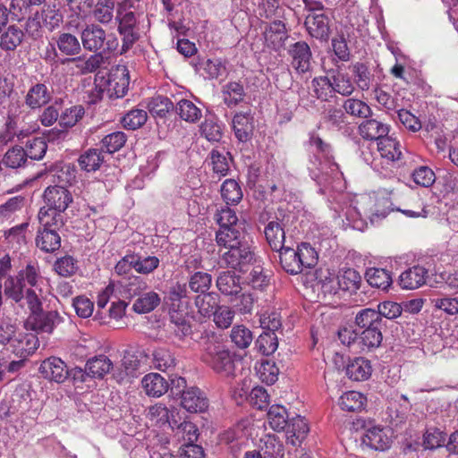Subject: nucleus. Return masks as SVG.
<instances>
[{"label": "nucleus", "mask_w": 458, "mask_h": 458, "mask_svg": "<svg viewBox=\"0 0 458 458\" xmlns=\"http://www.w3.org/2000/svg\"><path fill=\"white\" fill-rule=\"evenodd\" d=\"M199 344L203 349L202 360L216 373L223 377L234 375L233 355L213 331H201Z\"/></svg>", "instance_id": "1"}, {"label": "nucleus", "mask_w": 458, "mask_h": 458, "mask_svg": "<svg viewBox=\"0 0 458 458\" xmlns=\"http://www.w3.org/2000/svg\"><path fill=\"white\" fill-rule=\"evenodd\" d=\"M83 48L91 53L97 51L119 54V40L114 34L106 31L97 23L86 24L81 30Z\"/></svg>", "instance_id": "2"}, {"label": "nucleus", "mask_w": 458, "mask_h": 458, "mask_svg": "<svg viewBox=\"0 0 458 458\" xmlns=\"http://www.w3.org/2000/svg\"><path fill=\"white\" fill-rule=\"evenodd\" d=\"M115 19L118 21L117 31L122 36V46L119 50V55H122L126 54L140 38L137 28L138 17L131 7L120 5Z\"/></svg>", "instance_id": "3"}, {"label": "nucleus", "mask_w": 458, "mask_h": 458, "mask_svg": "<svg viewBox=\"0 0 458 458\" xmlns=\"http://www.w3.org/2000/svg\"><path fill=\"white\" fill-rule=\"evenodd\" d=\"M126 287L131 296L139 295L138 299L133 303V310L137 313L142 314L150 312L160 303V298L155 292L151 291L140 294V290L146 288V284L140 276L130 278V282Z\"/></svg>", "instance_id": "4"}, {"label": "nucleus", "mask_w": 458, "mask_h": 458, "mask_svg": "<svg viewBox=\"0 0 458 458\" xmlns=\"http://www.w3.org/2000/svg\"><path fill=\"white\" fill-rule=\"evenodd\" d=\"M222 261L230 268L245 272L256 260V255L248 241L230 248L222 255Z\"/></svg>", "instance_id": "5"}, {"label": "nucleus", "mask_w": 458, "mask_h": 458, "mask_svg": "<svg viewBox=\"0 0 458 458\" xmlns=\"http://www.w3.org/2000/svg\"><path fill=\"white\" fill-rule=\"evenodd\" d=\"M15 333V326L9 321L0 322V344H6L12 342V345L15 348L14 352L20 357L26 358L31 354L36 349L35 346H30L31 343L38 342V339L30 335H24L21 339H13Z\"/></svg>", "instance_id": "6"}, {"label": "nucleus", "mask_w": 458, "mask_h": 458, "mask_svg": "<svg viewBox=\"0 0 458 458\" xmlns=\"http://www.w3.org/2000/svg\"><path fill=\"white\" fill-rule=\"evenodd\" d=\"M129 84V70L125 65L121 64L113 68L108 79L104 80V85L109 98H123L128 91Z\"/></svg>", "instance_id": "7"}, {"label": "nucleus", "mask_w": 458, "mask_h": 458, "mask_svg": "<svg viewBox=\"0 0 458 458\" xmlns=\"http://www.w3.org/2000/svg\"><path fill=\"white\" fill-rule=\"evenodd\" d=\"M287 54L291 65L299 74L310 72L312 70L313 57L310 47L305 41H297L288 47Z\"/></svg>", "instance_id": "8"}, {"label": "nucleus", "mask_w": 458, "mask_h": 458, "mask_svg": "<svg viewBox=\"0 0 458 458\" xmlns=\"http://www.w3.org/2000/svg\"><path fill=\"white\" fill-rule=\"evenodd\" d=\"M61 321L62 318L56 310L44 311L41 310L36 314H30L24 322V327L26 329L37 333L50 334Z\"/></svg>", "instance_id": "9"}, {"label": "nucleus", "mask_w": 458, "mask_h": 458, "mask_svg": "<svg viewBox=\"0 0 458 458\" xmlns=\"http://www.w3.org/2000/svg\"><path fill=\"white\" fill-rule=\"evenodd\" d=\"M46 208L64 213L73 201L71 191L64 186H48L43 194Z\"/></svg>", "instance_id": "10"}, {"label": "nucleus", "mask_w": 458, "mask_h": 458, "mask_svg": "<svg viewBox=\"0 0 458 458\" xmlns=\"http://www.w3.org/2000/svg\"><path fill=\"white\" fill-rule=\"evenodd\" d=\"M112 368L113 363L111 360L106 355L101 354L89 359L87 361L84 369L76 368L74 377H81V381H85V376L103 378Z\"/></svg>", "instance_id": "11"}, {"label": "nucleus", "mask_w": 458, "mask_h": 458, "mask_svg": "<svg viewBox=\"0 0 458 458\" xmlns=\"http://www.w3.org/2000/svg\"><path fill=\"white\" fill-rule=\"evenodd\" d=\"M308 34L319 40L327 41L329 38V18L325 13H309L304 21Z\"/></svg>", "instance_id": "12"}, {"label": "nucleus", "mask_w": 458, "mask_h": 458, "mask_svg": "<svg viewBox=\"0 0 458 458\" xmlns=\"http://www.w3.org/2000/svg\"><path fill=\"white\" fill-rule=\"evenodd\" d=\"M169 315L171 324L174 326V333L179 339L191 336V339L199 343L200 335H198V334L193 331L191 320L188 315L187 310L169 311Z\"/></svg>", "instance_id": "13"}, {"label": "nucleus", "mask_w": 458, "mask_h": 458, "mask_svg": "<svg viewBox=\"0 0 458 458\" xmlns=\"http://www.w3.org/2000/svg\"><path fill=\"white\" fill-rule=\"evenodd\" d=\"M38 371L44 378L57 383L64 382L68 375L66 364L60 358L55 356L44 360Z\"/></svg>", "instance_id": "14"}, {"label": "nucleus", "mask_w": 458, "mask_h": 458, "mask_svg": "<svg viewBox=\"0 0 458 458\" xmlns=\"http://www.w3.org/2000/svg\"><path fill=\"white\" fill-rule=\"evenodd\" d=\"M288 37L285 23L280 20L272 21L264 31L267 46L276 51L280 50L284 47Z\"/></svg>", "instance_id": "15"}, {"label": "nucleus", "mask_w": 458, "mask_h": 458, "mask_svg": "<svg viewBox=\"0 0 458 458\" xmlns=\"http://www.w3.org/2000/svg\"><path fill=\"white\" fill-rule=\"evenodd\" d=\"M182 406L189 412H203L208 409V403L204 393L198 387H191L182 391Z\"/></svg>", "instance_id": "16"}, {"label": "nucleus", "mask_w": 458, "mask_h": 458, "mask_svg": "<svg viewBox=\"0 0 458 458\" xmlns=\"http://www.w3.org/2000/svg\"><path fill=\"white\" fill-rule=\"evenodd\" d=\"M246 241V233L241 226L224 227L216 233L217 245L228 250Z\"/></svg>", "instance_id": "17"}, {"label": "nucleus", "mask_w": 458, "mask_h": 458, "mask_svg": "<svg viewBox=\"0 0 458 458\" xmlns=\"http://www.w3.org/2000/svg\"><path fill=\"white\" fill-rule=\"evenodd\" d=\"M363 121L358 127L359 134L366 140H377V142L388 135L389 125L377 119Z\"/></svg>", "instance_id": "18"}, {"label": "nucleus", "mask_w": 458, "mask_h": 458, "mask_svg": "<svg viewBox=\"0 0 458 458\" xmlns=\"http://www.w3.org/2000/svg\"><path fill=\"white\" fill-rule=\"evenodd\" d=\"M235 137L241 142L249 141L253 135V117L248 113H237L233 118Z\"/></svg>", "instance_id": "19"}, {"label": "nucleus", "mask_w": 458, "mask_h": 458, "mask_svg": "<svg viewBox=\"0 0 458 458\" xmlns=\"http://www.w3.org/2000/svg\"><path fill=\"white\" fill-rule=\"evenodd\" d=\"M428 270L421 266H414L403 271L399 276V284L402 288L413 290L426 283Z\"/></svg>", "instance_id": "20"}, {"label": "nucleus", "mask_w": 458, "mask_h": 458, "mask_svg": "<svg viewBox=\"0 0 458 458\" xmlns=\"http://www.w3.org/2000/svg\"><path fill=\"white\" fill-rule=\"evenodd\" d=\"M51 100V92L45 83H36L31 86L26 96L25 104L30 109H39Z\"/></svg>", "instance_id": "21"}, {"label": "nucleus", "mask_w": 458, "mask_h": 458, "mask_svg": "<svg viewBox=\"0 0 458 458\" xmlns=\"http://www.w3.org/2000/svg\"><path fill=\"white\" fill-rule=\"evenodd\" d=\"M355 324L359 330H373L382 332L386 327V321L379 318L378 313H376L374 309H363L360 310L355 317Z\"/></svg>", "instance_id": "22"}, {"label": "nucleus", "mask_w": 458, "mask_h": 458, "mask_svg": "<svg viewBox=\"0 0 458 458\" xmlns=\"http://www.w3.org/2000/svg\"><path fill=\"white\" fill-rule=\"evenodd\" d=\"M25 32L16 25H10L0 33V48L13 52L24 41Z\"/></svg>", "instance_id": "23"}, {"label": "nucleus", "mask_w": 458, "mask_h": 458, "mask_svg": "<svg viewBox=\"0 0 458 458\" xmlns=\"http://www.w3.org/2000/svg\"><path fill=\"white\" fill-rule=\"evenodd\" d=\"M362 443L371 449L385 451L391 445V439L380 427H372L366 430L362 437Z\"/></svg>", "instance_id": "24"}, {"label": "nucleus", "mask_w": 458, "mask_h": 458, "mask_svg": "<svg viewBox=\"0 0 458 458\" xmlns=\"http://www.w3.org/2000/svg\"><path fill=\"white\" fill-rule=\"evenodd\" d=\"M169 311L185 310L188 308V290L185 284L176 283L172 285L166 296Z\"/></svg>", "instance_id": "25"}, {"label": "nucleus", "mask_w": 458, "mask_h": 458, "mask_svg": "<svg viewBox=\"0 0 458 458\" xmlns=\"http://www.w3.org/2000/svg\"><path fill=\"white\" fill-rule=\"evenodd\" d=\"M222 96L225 105L232 108L244 101L246 92L241 81H229L223 86Z\"/></svg>", "instance_id": "26"}, {"label": "nucleus", "mask_w": 458, "mask_h": 458, "mask_svg": "<svg viewBox=\"0 0 458 458\" xmlns=\"http://www.w3.org/2000/svg\"><path fill=\"white\" fill-rule=\"evenodd\" d=\"M141 383L146 394L153 397H159L169 389L168 381L158 373L146 375Z\"/></svg>", "instance_id": "27"}, {"label": "nucleus", "mask_w": 458, "mask_h": 458, "mask_svg": "<svg viewBox=\"0 0 458 458\" xmlns=\"http://www.w3.org/2000/svg\"><path fill=\"white\" fill-rule=\"evenodd\" d=\"M36 246L46 253H53L61 247V237L55 230L38 229L35 239Z\"/></svg>", "instance_id": "28"}, {"label": "nucleus", "mask_w": 458, "mask_h": 458, "mask_svg": "<svg viewBox=\"0 0 458 458\" xmlns=\"http://www.w3.org/2000/svg\"><path fill=\"white\" fill-rule=\"evenodd\" d=\"M401 400H403V403H391L390 406L387 408L390 423L393 427L403 425L408 419L411 408L406 395L402 394Z\"/></svg>", "instance_id": "29"}, {"label": "nucleus", "mask_w": 458, "mask_h": 458, "mask_svg": "<svg viewBox=\"0 0 458 458\" xmlns=\"http://www.w3.org/2000/svg\"><path fill=\"white\" fill-rule=\"evenodd\" d=\"M191 64L194 66L196 72L203 69L207 77L210 80L217 79L226 73L225 61L220 58L207 60L199 59L198 62L192 60Z\"/></svg>", "instance_id": "30"}, {"label": "nucleus", "mask_w": 458, "mask_h": 458, "mask_svg": "<svg viewBox=\"0 0 458 458\" xmlns=\"http://www.w3.org/2000/svg\"><path fill=\"white\" fill-rule=\"evenodd\" d=\"M240 279L233 271H223L216 279V286L225 295H237L242 292Z\"/></svg>", "instance_id": "31"}, {"label": "nucleus", "mask_w": 458, "mask_h": 458, "mask_svg": "<svg viewBox=\"0 0 458 458\" xmlns=\"http://www.w3.org/2000/svg\"><path fill=\"white\" fill-rule=\"evenodd\" d=\"M310 428L304 418L296 416L290 420L288 427L284 429L287 439L293 445H300L306 437Z\"/></svg>", "instance_id": "32"}, {"label": "nucleus", "mask_w": 458, "mask_h": 458, "mask_svg": "<svg viewBox=\"0 0 458 458\" xmlns=\"http://www.w3.org/2000/svg\"><path fill=\"white\" fill-rule=\"evenodd\" d=\"M63 213L51 210L50 208H46V207H42L38 214V219L39 223L38 229L44 230H55L58 232V230L64 225V221L63 217Z\"/></svg>", "instance_id": "33"}, {"label": "nucleus", "mask_w": 458, "mask_h": 458, "mask_svg": "<svg viewBox=\"0 0 458 458\" xmlns=\"http://www.w3.org/2000/svg\"><path fill=\"white\" fill-rule=\"evenodd\" d=\"M266 240L269 247L277 251L284 246L285 233L283 225L278 221H270L264 229Z\"/></svg>", "instance_id": "34"}, {"label": "nucleus", "mask_w": 458, "mask_h": 458, "mask_svg": "<svg viewBox=\"0 0 458 458\" xmlns=\"http://www.w3.org/2000/svg\"><path fill=\"white\" fill-rule=\"evenodd\" d=\"M277 252H279L281 267L284 271L291 275H297L302 272L297 250L284 246Z\"/></svg>", "instance_id": "35"}, {"label": "nucleus", "mask_w": 458, "mask_h": 458, "mask_svg": "<svg viewBox=\"0 0 458 458\" xmlns=\"http://www.w3.org/2000/svg\"><path fill=\"white\" fill-rule=\"evenodd\" d=\"M370 361L365 358L358 357L346 366V375L349 378L355 381H363L371 375Z\"/></svg>", "instance_id": "36"}, {"label": "nucleus", "mask_w": 458, "mask_h": 458, "mask_svg": "<svg viewBox=\"0 0 458 458\" xmlns=\"http://www.w3.org/2000/svg\"><path fill=\"white\" fill-rule=\"evenodd\" d=\"M55 43L58 50L64 55H77L81 52V43L79 38L72 33H60L55 39Z\"/></svg>", "instance_id": "37"}, {"label": "nucleus", "mask_w": 458, "mask_h": 458, "mask_svg": "<svg viewBox=\"0 0 458 458\" xmlns=\"http://www.w3.org/2000/svg\"><path fill=\"white\" fill-rule=\"evenodd\" d=\"M446 433L437 427H428L422 435L421 445L424 450L434 451L445 446Z\"/></svg>", "instance_id": "38"}, {"label": "nucleus", "mask_w": 458, "mask_h": 458, "mask_svg": "<svg viewBox=\"0 0 458 458\" xmlns=\"http://www.w3.org/2000/svg\"><path fill=\"white\" fill-rule=\"evenodd\" d=\"M367 398L357 391H348L341 395L339 405L346 411L357 412L364 409Z\"/></svg>", "instance_id": "39"}, {"label": "nucleus", "mask_w": 458, "mask_h": 458, "mask_svg": "<svg viewBox=\"0 0 458 458\" xmlns=\"http://www.w3.org/2000/svg\"><path fill=\"white\" fill-rule=\"evenodd\" d=\"M41 20L43 21L44 26L49 31H53L59 28L64 21L60 4L54 3L53 4H47L42 10Z\"/></svg>", "instance_id": "40"}, {"label": "nucleus", "mask_w": 458, "mask_h": 458, "mask_svg": "<svg viewBox=\"0 0 458 458\" xmlns=\"http://www.w3.org/2000/svg\"><path fill=\"white\" fill-rule=\"evenodd\" d=\"M267 420L270 427L277 432L284 431L290 420L286 409L278 404L272 405L267 411Z\"/></svg>", "instance_id": "41"}, {"label": "nucleus", "mask_w": 458, "mask_h": 458, "mask_svg": "<svg viewBox=\"0 0 458 458\" xmlns=\"http://www.w3.org/2000/svg\"><path fill=\"white\" fill-rule=\"evenodd\" d=\"M103 162V153L98 148H89L81 154L78 159L81 169L86 172H95L98 170Z\"/></svg>", "instance_id": "42"}, {"label": "nucleus", "mask_w": 458, "mask_h": 458, "mask_svg": "<svg viewBox=\"0 0 458 458\" xmlns=\"http://www.w3.org/2000/svg\"><path fill=\"white\" fill-rule=\"evenodd\" d=\"M367 282L376 288L386 290L392 284L389 271L384 268L370 267L366 271Z\"/></svg>", "instance_id": "43"}, {"label": "nucleus", "mask_w": 458, "mask_h": 458, "mask_svg": "<svg viewBox=\"0 0 458 458\" xmlns=\"http://www.w3.org/2000/svg\"><path fill=\"white\" fill-rule=\"evenodd\" d=\"M359 350L369 352L378 348L383 340V333L373 330H359Z\"/></svg>", "instance_id": "44"}, {"label": "nucleus", "mask_w": 458, "mask_h": 458, "mask_svg": "<svg viewBox=\"0 0 458 458\" xmlns=\"http://www.w3.org/2000/svg\"><path fill=\"white\" fill-rule=\"evenodd\" d=\"M181 119L188 123H196L201 116V110L191 100L181 99L174 106Z\"/></svg>", "instance_id": "45"}, {"label": "nucleus", "mask_w": 458, "mask_h": 458, "mask_svg": "<svg viewBox=\"0 0 458 458\" xmlns=\"http://www.w3.org/2000/svg\"><path fill=\"white\" fill-rule=\"evenodd\" d=\"M344 112L356 118H369L373 112L370 106L358 98H348L343 104Z\"/></svg>", "instance_id": "46"}, {"label": "nucleus", "mask_w": 458, "mask_h": 458, "mask_svg": "<svg viewBox=\"0 0 458 458\" xmlns=\"http://www.w3.org/2000/svg\"><path fill=\"white\" fill-rule=\"evenodd\" d=\"M377 149L383 157L392 161L399 160L402 157L401 144L387 135L377 142Z\"/></svg>", "instance_id": "47"}, {"label": "nucleus", "mask_w": 458, "mask_h": 458, "mask_svg": "<svg viewBox=\"0 0 458 458\" xmlns=\"http://www.w3.org/2000/svg\"><path fill=\"white\" fill-rule=\"evenodd\" d=\"M24 283L22 278L16 276H8L4 284V295L13 301L15 303H19L24 297Z\"/></svg>", "instance_id": "48"}, {"label": "nucleus", "mask_w": 458, "mask_h": 458, "mask_svg": "<svg viewBox=\"0 0 458 458\" xmlns=\"http://www.w3.org/2000/svg\"><path fill=\"white\" fill-rule=\"evenodd\" d=\"M84 114V107L81 105L72 106L64 109L62 106L59 125L65 130L72 128L82 119Z\"/></svg>", "instance_id": "49"}, {"label": "nucleus", "mask_w": 458, "mask_h": 458, "mask_svg": "<svg viewBox=\"0 0 458 458\" xmlns=\"http://www.w3.org/2000/svg\"><path fill=\"white\" fill-rule=\"evenodd\" d=\"M337 283L343 291L354 292L360 288L361 283L360 275L353 268L344 270L335 276Z\"/></svg>", "instance_id": "50"}, {"label": "nucleus", "mask_w": 458, "mask_h": 458, "mask_svg": "<svg viewBox=\"0 0 458 458\" xmlns=\"http://www.w3.org/2000/svg\"><path fill=\"white\" fill-rule=\"evenodd\" d=\"M321 119L328 126L337 129H341L346 122L344 112L341 108L331 105L324 107Z\"/></svg>", "instance_id": "51"}, {"label": "nucleus", "mask_w": 458, "mask_h": 458, "mask_svg": "<svg viewBox=\"0 0 458 458\" xmlns=\"http://www.w3.org/2000/svg\"><path fill=\"white\" fill-rule=\"evenodd\" d=\"M195 305L202 316L209 317L218 308L217 294L208 292L200 293L195 298Z\"/></svg>", "instance_id": "52"}, {"label": "nucleus", "mask_w": 458, "mask_h": 458, "mask_svg": "<svg viewBox=\"0 0 458 458\" xmlns=\"http://www.w3.org/2000/svg\"><path fill=\"white\" fill-rule=\"evenodd\" d=\"M221 196L226 204H238L242 199L239 183L233 179L225 180L221 186Z\"/></svg>", "instance_id": "53"}, {"label": "nucleus", "mask_w": 458, "mask_h": 458, "mask_svg": "<svg viewBox=\"0 0 458 458\" xmlns=\"http://www.w3.org/2000/svg\"><path fill=\"white\" fill-rule=\"evenodd\" d=\"M64 100L62 98H56L55 101L45 107L40 114L38 120L43 126L49 127L60 120L62 105Z\"/></svg>", "instance_id": "54"}, {"label": "nucleus", "mask_w": 458, "mask_h": 458, "mask_svg": "<svg viewBox=\"0 0 458 458\" xmlns=\"http://www.w3.org/2000/svg\"><path fill=\"white\" fill-rule=\"evenodd\" d=\"M255 347L263 355L273 354L278 347V339L276 333L263 331L257 338Z\"/></svg>", "instance_id": "55"}, {"label": "nucleus", "mask_w": 458, "mask_h": 458, "mask_svg": "<svg viewBox=\"0 0 458 458\" xmlns=\"http://www.w3.org/2000/svg\"><path fill=\"white\" fill-rule=\"evenodd\" d=\"M231 341L239 349L248 348L253 341L252 332L243 325L234 326L230 334Z\"/></svg>", "instance_id": "56"}, {"label": "nucleus", "mask_w": 458, "mask_h": 458, "mask_svg": "<svg viewBox=\"0 0 458 458\" xmlns=\"http://www.w3.org/2000/svg\"><path fill=\"white\" fill-rule=\"evenodd\" d=\"M114 0H98L92 12L93 17L102 24L109 23L114 17Z\"/></svg>", "instance_id": "57"}, {"label": "nucleus", "mask_w": 458, "mask_h": 458, "mask_svg": "<svg viewBox=\"0 0 458 458\" xmlns=\"http://www.w3.org/2000/svg\"><path fill=\"white\" fill-rule=\"evenodd\" d=\"M152 362L157 369L165 371L175 366L174 354L165 348H157L152 352Z\"/></svg>", "instance_id": "58"}, {"label": "nucleus", "mask_w": 458, "mask_h": 458, "mask_svg": "<svg viewBox=\"0 0 458 458\" xmlns=\"http://www.w3.org/2000/svg\"><path fill=\"white\" fill-rule=\"evenodd\" d=\"M352 72L354 77V82L362 91L370 88L372 75L368 66L363 63H356L352 66Z\"/></svg>", "instance_id": "59"}, {"label": "nucleus", "mask_w": 458, "mask_h": 458, "mask_svg": "<svg viewBox=\"0 0 458 458\" xmlns=\"http://www.w3.org/2000/svg\"><path fill=\"white\" fill-rule=\"evenodd\" d=\"M27 162L26 152L20 146L10 148L3 158L4 165L10 168L23 167L27 165Z\"/></svg>", "instance_id": "60"}, {"label": "nucleus", "mask_w": 458, "mask_h": 458, "mask_svg": "<svg viewBox=\"0 0 458 458\" xmlns=\"http://www.w3.org/2000/svg\"><path fill=\"white\" fill-rule=\"evenodd\" d=\"M174 109V103L167 97L157 96L148 103V110L154 116L165 117Z\"/></svg>", "instance_id": "61"}, {"label": "nucleus", "mask_w": 458, "mask_h": 458, "mask_svg": "<svg viewBox=\"0 0 458 458\" xmlns=\"http://www.w3.org/2000/svg\"><path fill=\"white\" fill-rule=\"evenodd\" d=\"M297 252L300 257L301 269L314 267L318 259L316 250L308 242H301L297 247Z\"/></svg>", "instance_id": "62"}, {"label": "nucleus", "mask_w": 458, "mask_h": 458, "mask_svg": "<svg viewBox=\"0 0 458 458\" xmlns=\"http://www.w3.org/2000/svg\"><path fill=\"white\" fill-rule=\"evenodd\" d=\"M148 119L147 112L143 109H131L122 119L123 127L127 130H136L145 124Z\"/></svg>", "instance_id": "63"}, {"label": "nucleus", "mask_w": 458, "mask_h": 458, "mask_svg": "<svg viewBox=\"0 0 458 458\" xmlns=\"http://www.w3.org/2000/svg\"><path fill=\"white\" fill-rule=\"evenodd\" d=\"M47 149V145L44 139L34 138L26 143L24 151L26 152L27 160H40L44 157Z\"/></svg>", "instance_id": "64"}]
</instances>
